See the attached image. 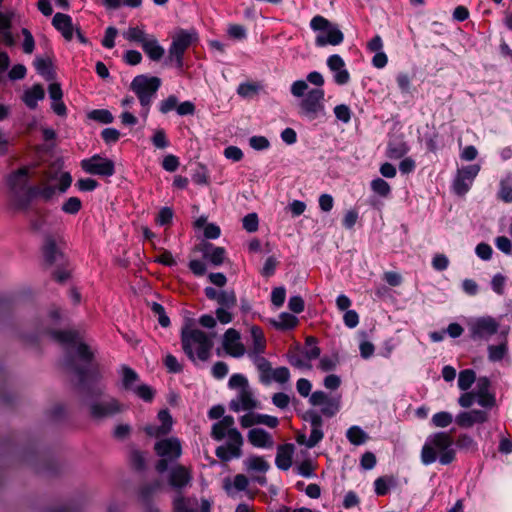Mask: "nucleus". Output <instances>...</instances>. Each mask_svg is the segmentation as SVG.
I'll return each mask as SVG.
<instances>
[{
	"label": "nucleus",
	"instance_id": "21",
	"mask_svg": "<svg viewBox=\"0 0 512 512\" xmlns=\"http://www.w3.org/2000/svg\"><path fill=\"white\" fill-rule=\"evenodd\" d=\"M234 425L235 421L232 416H224L221 420L213 424L211 430L212 438L217 441L229 438L233 432H239Z\"/></svg>",
	"mask_w": 512,
	"mask_h": 512
},
{
	"label": "nucleus",
	"instance_id": "19",
	"mask_svg": "<svg viewBox=\"0 0 512 512\" xmlns=\"http://www.w3.org/2000/svg\"><path fill=\"white\" fill-rule=\"evenodd\" d=\"M490 381L487 377H480L476 381V387L473 390L477 397V403L484 408H491L495 404V397L489 392Z\"/></svg>",
	"mask_w": 512,
	"mask_h": 512
},
{
	"label": "nucleus",
	"instance_id": "8",
	"mask_svg": "<svg viewBox=\"0 0 512 512\" xmlns=\"http://www.w3.org/2000/svg\"><path fill=\"white\" fill-rule=\"evenodd\" d=\"M470 336L474 340H488L499 329V322L491 316L472 318L468 321Z\"/></svg>",
	"mask_w": 512,
	"mask_h": 512
},
{
	"label": "nucleus",
	"instance_id": "4",
	"mask_svg": "<svg viewBox=\"0 0 512 512\" xmlns=\"http://www.w3.org/2000/svg\"><path fill=\"white\" fill-rule=\"evenodd\" d=\"M160 85L161 80L158 77H149L146 75H138L131 82L130 88L140 101L142 106L140 115L144 119H146L149 114L152 99Z\"/></svg>",
	"mask_w": 512,
	"mask_h": 512
},
{
	"label": "nucleus",
	"instance_id": "53",
	"mask_svg": "<svg viewBox=\"0 0 512 512\" xmlns=\"http://www.w3.org/2000/svg\"><path fill=\"white\" fill-rule=\"evenodd\" d=\"M56 188L50 184H44L43 187H34L29 189L31 195H40L42 198L48 200L55 194Z\"/></svg>",
	"mask_w": 512,
	"mask_h": 512
},
{
	"label": "nucleus",
	"instance_id": "54",
	"mask_svg": "<svg viewBox=\"0 0 512 512\" xmlns=\"http://www.w3.org/2000/svg\"><path fill=\"white\" fill-rule=\"evenodd\" d=\"M290 378V372L286 367H279L272 369L269 377V382L275 381L278 383H286Z\"/></svg>",
	"mask_w": 512,
	"mask_h": 512
},
{
	"label": "nucleus",
	"instance_id": "61",
	"mask_svg": "<svg viewBox=\"0 0 512 512\" xmlns=\"http://www.w3.org/2000/svg\"><path fill=\"white\" fill-rule=\"evenodd\" d=\"M174 512H194V508L190 504L189 499L177 496L173 501Z\"/></svg>",
	"mask_w": 512,
	"mask_h": 512
},
{
	"label": "nucleus",
	"instance_id": "36",
	"mask_svg": "<svg viewBox=\"0 0 512 512\" xmlns=\"http://www.w3.org/2000/svg\"><path fill=\"white\" fill-rule=\"evenodd\" d=\"M121 380L126 390L133 391L138 386V374L129 367H122Z\"/></svg>",
	"mask_w": 512,
	"mask_h": 512
},
{
	"label": "nucleus",
	"instance_id": "15",
	"mask_svg": "<svg viewBox=\"0 0 512 512\" xmlns=\"http://www.w3.org/2000/svg\"><path fill=\"white\" fill-rule=\"evenodd\" d=\"M258 406L259 402L251 388L239 390L229 404L230 409L234 412L251 411L258 408Z\"/></svg>",
	"mask_w": 512,
	"mask_h": 512
},
{
	"label": "nucleus",
	"instance_id": "56",
	"mask_svg": "<svg viewBox=\"0 0 512 512\" xmlns=\"http://www.w3.org/2000/svg\"><path fill=\"white\" fill-rule=\"evenodd\" d=\"M152 312L158 317V322L162 327H168L170 324L169 317L166 315L162 305L153 302L151 304Z\"/></svg>",
	"mask_w": 512,
	"mask_h": 512
},
{
	"label": "nucleus",
	"instance_id": "26",
	"mask_svg": "<svg viewBox=\"0 0 512 512\" xmlns=\"http://www.w3.org/2000/svg\"><path fill=\"white\" fill-rule=\"evenodd\" d=\"M250 334L252 338V346L248 352V356L262 355L266 348V339L262 329L258 326H251Z\"/></svg>",
	"mask_w": 512,
	"mask_h": 512
},
{
	"label": "nucleus",
	"instance_id": "20",
	"mask_svg": "<svg viewBox=\"0 0 512 512\" xmlns=\"http://www.w3.org/2000/svg\"><path fill=\"white\" fill-rule=\"evenodd\" d=\"M33 170L31 168H21L11 174L8 178V186L11 191L18 195L24 192L27 188L28 179L32 176Z\"/></svg>",
	"mask_w": 512,
	"mask_h": 512
},
{
	"label": "nucleus",
	"instance_id": "33",
	"mask_svg": "<svg viewBox=\"0 0 512 512\" xmlns=\"http://www.w3.org/2000/svg\"><path fill=\"white\" fill-rule=\"evenodd\" d=\"M249 480L243 474H237L233 480L225 479L224 489L228 494H233L234 491H244L248 487Z\"/></svg>",
	"mask_w": 512,
	"mask_h": 512
},
{
	"label": "nucleus",
	"instance_id": "39",
	"mask_svg": "<svg viewBox=\"0 0 512 512\" xmlns=\"http://www.w3.org/2000/svg\"><path fill=\"white\" fill-rule=\"evenodd\" d=\"M323 438V431L321 428L312 427L310 436L305 440V436H299L297 441L300 444H305L308 448L315 447Z\"/></svg>",
	"mask_w": 512,
	"mask_h": 512
},
{
	"label": "nucleus",
	"instance_id": "55",
	"mask_svg": "<svg viewBox=\"0 0 512 512\" xmlns=\"http://www.w3.org/2000/svg\"><path fill=\"white\" fill-rule=\"evenodd\" d=\"M133 392L139 398H141L142 400H144L146 402H151L153 400V398H154V395H155L154 390L150 386H148L146 384L138 385L137 387H135Z\"/></svg>",
	"mask_w": 512,
	"mask_h": 512
},
{
	"label": "nucleus",
	"instance_id": "64",
	"mask_svg": "<svg viewBox=\"0 0 512 512\" xmlns=\"http://www.w3.org/2000/svg\"><path fill=\"white\" fill-rule=\"evenodd\" d=\"M334 114L336 118L343 123H348L351 119V111L350 108L345 104H340L335 106Z\"/></svg>",
	"mask_w": 512,
	"mask_h": 512
},
{
	"label": "nucleus",
	"instance_id": "52",
	"mask_svg": "<svg viewBox=\"0 0 512 512\" xmlns=\"http://www.w3.org/2000/svg\"><path fill=\"white\" fill-rule=\"evenodd\" d=\"M153 145L158 149H165L169 146V140L163 129H156L151 138Z\"/></svg>",
	"mask_w": 512,
	"mask_h": 512
},
{
	"label": "nucleus",
	"instance_id": "27",
	"mask_svg": "<svg viewBox=\"0 0 512 512\" xmlns=\"http://www.w3.org/2000/svg\"><path fill=\"white\" fill-rule=\"evenodd\" d=\"M294 453L293 444L280 445L277 449L275 464L280 470H288L292 465V456Z\"/></svg>",
	"mask_w": 512,
	"mask_h": 512
},
{
	"label": "nucleus",
	"instance_id": "6",
	"mask_svg": "<svg viewBox=\"0 0 512 512\" xmlns=\"http://www.w3.org/2000/svg\"><path fill=\"white\" fill-rule=\"evenodd\" d=\"M312 30L317 32L315 44L318 47L326 45L336 46L343 42L344 35L340 29L323 16L317 15L310 22Z\"/></svg>",
	"mask_w": 512,
	"mask_h": 512
},
{
	"label": "nucleus",
	"instance_id": "10",
	"mask_svg": "<svg viewBox=\"0 0 512 512\" xmlns=\"http://www.w3.org/2000/svg\"><path fill=\"white\" fill-rule=\"evenodd\" d=\"M480 169V164H471L459 168L453 181L454 192L460 196L465 195L472 187Z\"/></svg>",
	"mask_w": 512,
	"mask_h": 512
},
{
	"label": "nucleus",
	"instance_id": "17",
	"mask_svg": "<svg viewBox=\"0 0 512 512\" xmlns=\"http://www.w3.org/2000/svg\"><path fill=\"white\" fill-rule=\"evenodd\" d=\"M222 344L225 352L234 358H240L246 352V349L241 342L240 333L233 328H230L225 332Z\"/></svg>",
	"mask_w": 512,
	"mask_h": 512
},
{
	"label": "nucleus",
	"instance_id": "13",
	"mask_svg": "<svg viewBox=\"0 0 512 512\" xmlns=\"http://www.w3.org/2000/svg\"><path fill=\"white\" fill-rule=\"evenodd\" d=\"M123 408V405L114 398L93 401L89 406L91 417L97 420L120 413Z\"/></svg>",
	"mask_w": 512,
	"mask_h": 512
},
{
	"label": "nucleus",
	"instance_id": "60",
	"mask_svg": "<svg viewBox=\"0 0 512 512\" xmlns=\"http://www.w3.org/2000/svg\"><path fill=\"white\" fill-rule=\"evenodd\" d=\"M13 16L14 13L12 11L0 12V32L5 36L10 37L9 29Z\"/></svg>",
	"mask_w": 512,
	"mask_h": 512
},
{
	"label": "nucleus",
	"instance_id": "32",
	"mask_svg": "<svg viewBox=\"0 0 512 512\" xmlns=\"http://www.w3.org/2000/svg\"><path fill=\"white\" fill-rule=\"evenodd\" d=\"M270 324L278 330H288L294 328L298 319L296 316L290 313H281L276 319H270Z\"/></svg>",
	"mask_w": 512,
	"mask_h": 512
},
{
	"label": "nucleus",
	"instance_id": "14",
	"mask_svg": "<svg viewBox=\"0 0 512 512\" xmlns=\"http://www.w3.org/2000/svg\"><path fill=\"white\" fill-rule=\"evenodd\" d=\"M309 402L313 406H320L321 413L332 417L340 410V397L332 398L323 391H315L310 395Z\"/></svg>",
	"mask_w": 512,
	"mask_h": 512
},
{
	"label": "nucleus",
	"instance_id": "46",
	"mask_svg": "<svg viewBox=\"0 0 512 512\" xmlns=\"http://www.w3.org/2000/svg\"><path fill=\"white\" fill-rule=\"evenodd\" d=\"M82 208V202L78 197H69L63 204H62V211L66 214L75 215L77 214Z\"/></svg>",
	"mask_w": 512,
	"mask_h": 512
},
{
	"label": "nucleus",
	"instance_id": "5",
	"mask_svg": "<svg viewBox=\"0 0 512 512\" xmlns=\"http://www.w3.org/2000/svg\"><path fill=\"white\" fill-rule=\"evenodd\" d=\"M51 335L59 343L74 346L78 359L84 364H88L86 371H78L81 381H85L88 373L94 374V366L91 363L93 353L90 351L88 346L79 339L77 333L73 331H53L51 332Z\"/></svg>",
	"mask_w": 512,
	"mask_h": 512
},
{
	"label": "nucleus",
	"instance_id": "7",
	"mask_svg": "<svg viewBox=\"0 0 512 512\" xmlns=\"http://www.w3.org/2000/svg\"><path fill=\"white\" fill-rule=\"evenodd\" d=\"M154 450L160 458L156 469L162 473L167 470L169 462L175 461L181 456L182 444L176 437L163 438L155 443Z\"/></svg>",
	"mask_w": 512,
	"mask_h": 512
},
{
	"label": "nucleus",
	"instance_id": "35",
	"mask_svg": "<svg viewBox=\"0 0 512 512\" xmlns=\"http://www.w3.org/2000/svg\"><path fill=\"white\" fill-rule=\"evenodd\" d=\"M346 437L349 442L353 445L359 446L364 444L368 440L367 433L359 426H351L347 432Z\"/></svg>",
	"mask_w": 512,
	"mask_h": 512
},
{
	"label": "nucleus",
	"instance_id": "23",
	"mask_svg": "<svg viewBox=\"0 0 512 512\" xmlns=\"http://www.w3.org/2000/svg\"><path fill=\"white\" fill-rule=\"evenodd\" d=\"M487 420V413L483 410H471L457 415L456 422L460 427L468 428L476 423H483Z\"/></svg>",
	"mask_w": 512,
	"mask_h": 512
},
{
	"label": "nucleus",
	"instance_id": "40",
	"mask_svg": "<svg viewBox=\"0 0 512 512\" xmlns=\"http://www.w3.org/2000/svg\"><path fill=\"white\" fill-rule=\"evenodd\" d=\"M370 186H371V190L375 194H377L383 198H387L391 193V187H390L389 183L386 182L382 178L373 179L370 183Z\"/></svg>",
	"mask_w": 512,
	"mask_h": 512
},
{
	"label": "nucleus",
	"instance_id": "43",
	"mask_svg": "<svg viewBox=\"0 0 512 512\" xmlns=\"http://www.w3.org/2000/svg\"><path fill=\"white\" fill-rule=\"evenodd\" d=\"M409 151L405 143H390L387 148V157L390 159H400L405 156Z\"/></svg>",
	"mask_w": 512,
	"mask_h": 512
},
{
	"label": "nucleus",
	"instance_id": "30",
	"mask_svg": "<svg viewBox=\"0 0 512 512\" xmlns=\"http://www.w3.org/2000/svg\"><path fill=\"white\" fill-rule=\"evenodd\" d=\"M203 257L212 265L220 266L226 259V251L223 247H215L210 245L205 249Z\"/></svg>",
	"mask_w": 512,
	"mask_h": 512
},
{
	"label": "nucleus",
	"instance_id": "57",
	"mask_svg": "<svg viewBox=\"0 0 512 512\" xmlns=\"http://www.w3.org/2000/svg\"><path fill=\"white\" fill-rule=\"evenodd\" d=\"M498 197L505 203L512 202V185L507 180H502L500 182Z\"/></svg>",
	"mask_w": 512,
	"mask_h": 512
},
{
	"label": "nucleus",
	"instance_id": "58",
	"mask_svg": "<svg viewBox=\"0 0 512 512\" xmlns=\"http://www.w3.org/2000/svg\"><path fill=\"white\" fill-rule=\"evenodd\" d=\"M228 385L231 389H238V391L244 388H250L247 378L242 374H233L229 379Z\"/></svg>",
	"mask_w": 512,
	"mask_h": 512
},
{
	"label": "nucleus",
	"instance_id": "51",
	"mask_svg": "<svg viewBox=\"0 0 512 512\" xmlns=\"http://www.w3.org/2000/svg\"><path fill=\"white\" fill-rule=\"evenodd\" d=\"M289 363L301 370L312 369L311 361L305 357V354H291L289 356Z\"/></svg>",
	"mask_w": 512,
	"mask_h": 512
},
{
	"label": "nucleus",
	"instance_id": "62",
	"mask_svg": "<svg viewBox=\"0 0 512 512\" xmlns=\"http://www.w3.org/2000/svg\"><path fill=\"white\" fill-rule=\"evenodd\" d=\"M246 412L247 413L244 414L243 416H241L239 419L240 425L243 428H249L254 425H258L259 413H255V412H253V410L246 411Z\"/></svg>",
	"mask_w": 512,
	"mask_h": 512
},
{
	"label": "nucleus",
	"instance_id": "41",
	"mask_svg": "<svg viewBox=\"0 0 512 512\" xmlns=\"http://www.w3.org/2000/svg\"><path fill=\"white\" fill-rule=\"evenodd\" d=\"M476 380V376H475V372L471 369H466V370H463L459 373V376H458V387L463 390V391H466L468 390L472 384L475 382Z\"/></svg>",
	"mask_w": 512,
	"mask_h": 512
},
{
	"label": "nucleus",
	"instance_id": "3",
	"mask_svg": "<svg viewBox=\"0 0 512 512\" xmlns=\"http://www.w3.org/2000/svg\"><path fill=\"white\" fill-rule=\"evenodd\" d=\"M182 348L190 360L206 361L213 346L212 337L202 330L186 324L181 331Z\"/></svg>",
	"mask_w": 512,
	"mask_h": 512
},
{
	"label": "nucleus",
	"instance_id": "50",
	"mask_svg": "<svg viewBox=\"0 0 512 512\" xmlns=\"http://www.w3.org/2000/svg\"><path fill=\"white\" fill-rule=\"evenodd\" d=\"M303 354H305V357L310 361L319 357L320 349L316 345V340L313 337H308L306 339Z\"/></svg>",
	"mask_w": 512,
	"mask_h": 512
},
{
	"label": "nucleus",
	"instance_id": "34",
	"mask_svg": "<svg viewBox=\"0 0 512 512\" xmlns=\"http://www.w3.org/2000/svg\"><path fill=\"white\" fill-rule=\"evenodd\" d=\"M250 358L260 373L261 382L269 383V377L272 372L270 363L264 357H262V355H255L251 356Z\"/></svg>",
	"mask_w": 512,
	"mask_h": 512
},
{
	"label": "nucleus",
	"instance_id": "47",
	"mask_svg": "<svg viewBox=\"0 0 512 512\" xmlns=\"http://www.w3.org/2000/svg\"><path fill=\"white\" fill-rule=\"evenodd\" d=\"M507 353V344L490 345L488 347V357L491 361L496 362L502 360Z\"/></svg>",
	"mask_w": 512,
	"mask_h": 512
},
{
	"label": "nucleus",
	"instance_id": "12",
	"mask_svg": "<svg viewBox=\"0 0 512 512\" xmlns=\"http://www.w3.org/2000/svg\"><path fill=\"white\" fill-rule=\"evenodd\" d=\"M225 439L226 441L216 448V456L226 462L241 457L244 443L241 433L233 432L229 438Z\"/></svg>",
	"mask_w": 512,
	"mask_h": 512
},
{
	"label": "nucleus",
	"instance_id": "11",
	"mask_svg": "<svg viewBox=\"0 0 512 512\" xmlns=\"http://www.w3.org/2000/svg\"><path fill=\"white\" fill-rule=\"evenodd\" d=\"M80 165L86 173L92 175L110 177L115 173L113 161L100 155L83 159Z\"/></svg>",
	"mask_w": 512,
	"mask_h": 512
},
{
	"label": "nucleus",
	"instance_id": "63",
	"mask_svg": "<svg viewBox=\"0 0 512 512\" xmlns=\"http://www.w3.org/2000/svg\"><path fill=\"white\" fill-rule=\"evenodd\" d=\"M251 148L257 151L266 150L270 147L268 139L264 136H253L249 139Z\"/></svg>",
	"mask_w": 512,
	"mask_h": 512
},
{
	"label": "nucleus",
	"instance_id": "44",
	"mask_svg": "<svg viewBox=\"0 0 512 512\" xmlns=\"http://www.w3.org/2000/svg\"><path fill=\"white\" fill-rule=\"evenodd\" d=\"M453 421V416L449 412H438L432 416L431 422L434 427L445 428Z\"/></svg>",
	"mask_w": 512,
	"mask_h": 512
},
{
	"label": "nucleus",
	"instance_id": "22",
	"mask_svg": "<svg viewBox=\"0 0 512 512\" xmlns=\"http://www.w3.org/2000/svg\"><path fill=\"white\" fill-rule=\"evenodd\" d=\"M244 469L250 473L265 474L270 469L269 462L264 456L249 455L243 460Z\"/></svg>",
	"mask_w": 512,
	"mask_h": 512
},
{
	"label": "nucleus",
	"instance_id": "16",
	"mask_svg": "<svg viewBox=\"0 0 512 512\" xmlns=\"http://www.w3.org/2000/svg\"><path fill=\"white\" fill-rule=\"evenodd\" d=\"M159 424L146 425L144 431L151 437H161L169 434L173 427V418L167 409L160 410L157 415Z\"/></svg>",
	"mask_w": 512,
	"mask_h": 512
},
{
	"label": "nucleus",
	"instance_id": "29",
	"mask_svg": "<svg viewBox=\"0 0 512 512\" xmlns=\"http://www.w3.org/2000/svg\"><path fill=\"white\" fill-rule=\"evenodd\" d=\"M45 91L40 84L33 85L30 89H27L22 97L23 102L30 109H35L38 101L43 100Z\"/></svg>",
	"mask_w": 512,
	"mask_h": 512
},
{
	"label": "nucleus",
	"instance_id": "59",
	"mask_svg": "<svg viewBox=\"0 0 512 512\" xmlns=\"http://www.w3.org/2000/svg\"><path fill=\"white\" fill-rule=\"evenodd\" d=\"M177 105L178 98L174 95H170L159 103V111L162 114H167L170 111L177 109Z\"/></svg>",
	"mask_w": 512,
	"mask_h": 512
},
{
	"label": "nucleus",
	"instance_id": "38",
	"mask_svg": "<svg viewBox=\"0 0 512 512\" xmlns=\"http://www.w3.org/2000/svg\"><path fill=\"white\" fill-rule=\"evenodd\" d=\"M43 255L49 264L62 262L63 255L52 241H47L43 248Z\"/></svg>",
	"mask_w": 512,
	"mask_h": 512
},
{
	"label": "nucleus",
	"instance_id": "48",
	"mask_svg": "<svg viewBox=\"0 0 512 512\" xmlns=\"http://www.w3.org/2000/svg\"><path fill=\"white\" fill-rule=\"evenodd\" d=\"M393 484L394 480L392 478L379 477L374 482L375 493L379 496L385 495Z\"/></svg>",
	"mask_w": 512,
	"mask_h": 512
},
{
	"label": "nucleus",
	"instance_id": "18",
	"mask_svg": "<svg viewBox=\"0 0 512 512\" xmlns=\"http://www.w3.org/2000/svg\"><path fill=\"white\" fill-rule=\"evenodd\" d=\"M327 66L333 73L334 81L338 85H345L350 81V73L345 67L343 58L338 54H333L327 59Z\"/></svg>",
	"mask_w": 512,
	"mask_h": 512
},
{
	"label": "nucleus",
	"instance_id": "45",
	"mask_svg": "<svg viewBox=\"0 0 512 512\" xmlns=\"http://www.w3.org/2000/svg\"><path fill=\"white\" fill-rule=\"evenodd\" d=\"M88 117L92 120H95L97 122L103 123V124H109L112 123L114 120L113 115L109 110L106 109H95L92 110Z\"/></svg>",
	"mask_w": 512,
	"mask_h": 512
},
{
	"label": "nucleus",
	"instance_id": "49",
	"mask_svg": "<svg viewBox=\"0 0 512 512\" xmlns=\"http://www.w3.org/2000/svg\"><path fill=\"white\" fill-rule=\"evenodd\" d=\"M217 302L220 307L234 308L237 303L236 295L234 291H220Z\"/></svg>",
	"mask_w": 512,
	"mask_h": 512
},
{
	"label": "nucleus",
	"instance_id": "37",
	"mask_svg": "<svg viewBox=\"0 0 512 512\" xmlns=\"http://www.w3.org/2000/svg\"><path fill=\"white\" fill-rule=\"evenodd\" d=\"M123 35L126 40L140 43L141 46L151 36L142 27H129Z\"/></svg>",
	"mask_w": 512,
	"mask_h": 512
},
{
	"label": "nucleus",
	"instance_id": "1",
	"mask_svg": "<svg viewBox=\"0 0 512 512\" xmlns=\"http://www.w3.org/2000/svg\"><path fill=\"white\" fill-rule=\"evenodd\" d=\"M325 83L320 72L312 71L307 80H296L291 84L290 92L295 98H302L301 112L310 119H315L324 112L325 92L322 88Z\"/></svg>",
	"mask_w": 512,
	"mask_h": 512
},
{
	"label": "nucleus",
	"instance_id": "28",
	"mask_svg": "<svg viewBox=\"0 0 512 512\" xmlns=\"http://www.w3.org/2000/svg\"><path fill=\"white\" fill-rule=\"evenodd\" d=\"M191 480L190 472L184 466H177L170 473L169 483L174 488H183Z\"/></svg>",
	"mask_w": 512,
	"mask_h": 512
},
{
	"label": "nucleus",
	"instance_id": "9",
	"mask_svg": "<svg viewBox=\"0 0 512 512\" xmlns=\"http://www.w3.org/2000/svg\"><path fill=\"white\" fill-rule=\"evenodd\" d=\"M196 39L197 35L194 31L179 30L173 36L172 44L169 48V57L176 62L178 67H182L183 54Z\"/></svg>",
	"mask_w": 512,
	"mask_h": 512
},
{
	"label": "nucleus",
	"instance_id": "2",
	"mask_svg": "<svg viewBox=\"0 0 512 512\" xmlns=\"http://www.w3.org/2000/svg\"><path fill=\"white\" fill-rule=\"evenodd\" d=\"M454 457L453 440L449 434L444 432L434 433L427 437L421 450V462L424 465H430L437 459L441 464L447 465L454 460Z\"/></svg>",
	"mask_w": 512,
	"mask_h": 512
},
{
	"label": "nucleus",
	"instance_id": "25",
	"mask_svg": "<svg viewBox=\"0 0 512 512\" xmlns=\"http://www.w3.org/2000/svg\"><path fill=\"white\" fill-rule=\"evenodd\" d=\"M52 24L66 40L69 41L73 38L74 27L69 15L56 13L53 17Z\"/></svg>",
	"mask_w": 512,
	"mask_h": 512
},
{
	"label": "nucleus",
	"instance_id": "42",
	"mask_svg": "<svg viewBox=\"0 0 512 512\" xmlns=\"http://www.w3.org/2000/svg\"><path fill=\"white\" fill-rule=\"evenodd\" d=\"M261 86L253 82L241 83L237 88V93L243 98H252L258 94Z\"/></svg>",
	"mask_w": 512,
	"mask_h": 512
},
{
	"label": "nucleus",
	"instance_id": "24",
	"mask_svg": "<svg viewBox=\"0 0 512 512\" xmlns=\"http://www.w3.org/2000/svg\"><path fill=\"white\" fill-rule=\"evenodd\" d=\"M248 441L256 448H272L274 441L271 435L263 429L252 428L247 435Z\"/></svg>",
	"mask_w": 512,
	"mask_h": 512
},
{
	"label": "nucleus",
	"instance_id": "31",
	"mask_svg": "<svg viewBox=\"0 0 512 512\" xmlns=\"http://www.w3.org/2000/svg\"><path fill=\"white\" fill-rule=\"evenodd\" d=\"M144 52L154 61L160 60L164 55V49L159 45L154 36H150L142 45Z\"/></svg>",
	"mask_w": 512,
	"mask_h": 512
}]
</instances>
